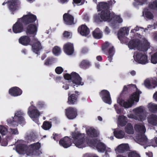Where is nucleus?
<instances>
[{
    "instance_id": "52",
    "label": "nucleus",
    "mask_w": 157,
    "mask_h": 157,
    "mask_svg": "<svg viewBox=\"0 0 157 157\" xmlns=\"http://www.w3.org/2000/svg\"><path fill=\"white\" fill-rule=\"evenodd\" d=\"M85 0H73L74 4H78L81 2V4H83L85 2Z\"/></svg>"
},
{
    "instance_id": "40",
    "label": "nucleus",
    "mask_w": 157,
    "mask_h": 157,
    "mask_svg": "<svg viewBox=\"0 0 157 157\" xmlns=\"http://www.w3.org/2000/svg\"><path fill=\"white\" fill-rule=\"evenodd\" d=\"M108 7L107 4L105 2L100 3L97 6L98 11L104 10L103 9H106Z\"/></svg>"
},
{
    "instance_id": "20",
    "label": "nucleus",
    "mask_w": 157,
    "mask_h": 157,
    "mask_svg": "<svg viewBox=\"0 0 157 157\" xmlns=\"http://www.w3.org/2000/svg\"><path fill=\"white\" fill-rule=\"evenodd\" d=\"M117 103L121 106L125 108H128L131 107L134 104L129 99L127 101H125L122 99H118L117 100Z\"/></svg>"
},
{
    "instance_id": "4",
    "label": "nucleus",
    "mask_w": 157,
    "mask_h": 157,
    "mask_svg": "<svg viewBox=\"0 0 157 157\" xmlns=\"http://www.w3.org/2000/svg\"><path fill=\"white\" fill-rule=\"evenodd\" d=\"M86 133L90 138H92V139H91V138H90L86 142H85L83 140L85 136L84 134H81L78 132L72 133L71 135L73 138L74 143V140L75 138H78V140L79 139L81 140V139H82L83 142L86 143H87L88 140H89L90 141H91L90 142H94L95 141L96 139H94L93 138L97 137L99 135V132L94 128L91 127L87 130Z\"/></svg>"
},
{
    "instance_id": "35",
    "label": "nucleus",
    "mask_w": 157,
    "mask_h": 157,
    "mask_svg": "<svg viewBox=\"0 0 157 157\" xmlns=\"http://www.w3.org/2000/svg\"><path fill=\"white\" fill-rule=\"evenodd\" d=\"M145 111V108L143 106H140L136 108L133 110V112L138 117Z\"/></svg>"
},
{
    "instance_id": "38",
    "label": "nucleus",
    "mask_w": 157,
    "mask_h": 157,
    "mask_svg": "<svg viewBox=\"0 0 157 157\" xmlns=\"http://www.w3.org/2000/svg\"><path fill=\"white\" fill-rule=\"evenodd\" d=\"M143 15L148 19H152L153 16L148 9H145L143 12Z\"/></svg>"
},
{
    "instance_id": "12",
    "label": "nucleus",
    "mask_w": 157,
    "mask_h": 157,
    "mask_svg": "<svg viewBox=\"0 0 157 157\" xmlns=\"http://www.w3.org/2000/svg\"><path fill=\"white\" fill-rule=\"evenodd\" d=\"M77 110L72 107H69L66 109V114L69 119H73L75 118L77 114Z\"/></svg>"
},
{
    "instance_id": "32",
    "label": "nucleus",
    "mask_w": 157,
    "mask_h": 157,
    "mask_svg": "<svg viewBox=\"0 0 157 157\" xmlns=\"http://www.w3.org/2000/svg\"><path fill=\"white\" fill-rule=\"evenodd\" d=\"M127 122V118L124 116H121L119 117L117 121L118 125L123 126L126 124Z\"/></svg>"
},
{
    "instance_id": "14",
    "label": "nucleus",
    "mask_w": 157,
    "mask_h": 157,
    "mask_svg": "<svg viewBox=\"0 0 157 157\" xmlns=\"http://www.w3.org/2000/svg\"><path fill=\"white\" fill-rule=\"evenodd\" d=\"M42 48V46L40 42L37 39H34L32 44V50L33 52L38 54L39 51Z\"/></svg>"
},
{
    "instance_id": "18",
    "label": "nucleus",
    "mask_w": 157,
    "mask_h": 157,
    "mask_svg": "<svg viewBox=\"0 0 157 157\" xmlns=\"http://www.w3.org/2000/svg\"><path fill=\"white\" fill-rule=\"evenodd\" d=\"M9 93L11 96L16 97L21 95L22 93V91L17 87H14L9 89Z\"/></svg>"
},
{
    "instance_id": "29",
    "label": "nucleus",
    "mask_w": 157,
    "mask_h": 157,
    "mask_svg": "<svg viewBox=\"0 0 157 157\" xmlns=\"http://www.w3.org/2000/svg\"><path fill=\"white\" fill-rule=\"evenodd\" d=\"M147 121L148 123L152 125H156L157 124V116L153 114L150 115L147 117Z\"/></svg>"
},
{
    "instance_id": "8",
    "label": "nucleus",
    "mask_w": 157,
    "mask_h": 157,
    "mask_svg": "<svg viewBox=\"0 0 157 157\" xmlns=\"http://www.w3.org/2000/svg\"><path fill=\"white\" fill-rule=\"evenodd\" d=\"M65 79L67 80H71L73 82V86L74 88L78 86H82L84 82L82 81V78L78 74L75 72H72L71 75L66 74L64 75Z\"/></svg>"
},
{
    "instance_id": "43",
    "label": "nucleus",
    "mask_w": 157,
    "mask_h": 157,
    "mask_svg": "<svg viewBox=\"0 0 157 157\" xmlns=\"http://www.w3.org/2000/svg\"><path fill=\"white\" fill-rule=\"evenodd\" d=\"M8 132V130L4 126L0 125V133L3 135H5Z\"/></svg>"
},
{
    "instance_id": "5",
    "label": "nucleus",
    "mask_w": 157,
    "mask_h": 157,
    "mask_svg": "<svg viewBox=\"0 0 157 157\" xmlns=\"http://www.w3.org/2000/svg\"><path fill=\"white\" fill-rule=\"evenodd\" d=\"M86 133L90 138H92V139H91V138H90L86 142H85L83 140L85 136L84 134H81L78 132L72 133L71 135L73 138L74 143V140L75 138H78V140L79 139L81 140V139H82L83 142L86 143H87L88 140H89L90 141H91L90 142H94L95 141L96 139H94L93 138L97 137L99 135V132L94 128L91 127L87 130Z\"/></svg>"
},
{
    "instance_id": "50",
    "label": "nucleus",
    "mask_w": 157,
    "mask_h": 157,
    "mask_svg": "<svg viewBox=\"0 0 157 157\" xmlns=\"http://www.w3.org/2000/svg\"><path fill=\"white\" fill-rule=\"evenodd\" d=\"M149 7L151 8L155 9L157 8V2H155L150 4Z\"/></svg>"
},
{
    "instance_id": "57",
    "label": "nucleus",
    "mask_w": 157,
    "mask_h": 157,
    "mask_svg": "<svg viewBox=\"0 0 157 157\" xmlns=\"http://www.w3.org/2000/svg\"><path fill=\"white\" fill-rule=\"evenodd\" d=\"M114 51L113 49V48H111L109 50V55L110 57H112L114 55Z\"/></svg>"
},
{
    "instance_id": "33",
    "label": "nucleus",
    "mask_w": 157,
    "mask_h": 157,
    "mask_svg": "<svg viewBox=\"0 0 157 157\" xmlns=\"http://www.w3.org/2000/svg\"><path fill=\"white\" fill-rule=\"evenodd\" d=\"M69 95L70 94H68L67 103L69 104H74L77 101V96L74 94Z\"/></svg>"
},
{
    "instance_id": "53",
    "label": "nucleus",
    "mask_w": 157,
    "mask_h": 157,
    "mask_svg": "<svg viewBox=\"0 0 157 157\" xmlns=\"http://www.w3.org/2000/svg\"><path fill=\"white\" fill-rule=\"evenodd\" d=\"M114 107L117 113L119 114L121 112V110L119 108V106L117 104L114 105Z\"/></svg>"
},
{
    "instance_id": "45",
    "label": "nucleus",
    "mask_w": 157,
    "mask_h": 157,
    "mask_svg": "<svg viewBox=\"0 0 157 157\" xmlns=\"http://www.w3.org/2000/svg\"><path fill=\"white\" fill-rule=\"evenodd\" d=\"M52 51L53 54L56 56L59 55L61 52L60 49L57 46L55 47L53 49Z\"/></svg>"
},
{
    "instance_id": "30",
    "label": "nucleus",
    "mask_w": 157,
    "mask_h": 157,
    "mask_svg": "<svg viewBox=\"0 0 157 157\" xmlns=\"http://www.w3.org/2000/svg\"><path fill=\"white\" fill-rule=\"evenodd\" d=\"M112 19L113 20H111L110 23L111 26L117 23H122L123 21L122 18L121 17L120 15H116L114 13V16L112 17Z\"/></svg>"
},
{
    "instance_id": "62",
    "label": "nucleus",
    "mask_w": 157,
    "mask_h": 157,
    "mask_svg": "<svg viewBox=\"0 0 157 157\" xmlns=\"http://www.w3.org/2000/svg\"><path fill=\"white\" fill-rule=\"evenodd\" d=\"M69 0H59V2L62 4H64L67 3L68 1Z\"/></svg>"
},
{
    "instance_id": "39",
    "label": "nucleus",
    "mask_w": 157,
    "mask_h": 157,
    "mask_svg": "<svg viewBox=\"0 0 157 157\" xmlns=\"http://www.w3.org/2000/svg\"><path fill=\"white\" fill-rule=\"evenodd\" d=\"M90 65V62L88 60H83L80 63L79 66L82 68H86Z\"/></svg>"
},
{
    "instance_id": "51",
    "label": "nucleus",
    "mask_w": 157,
    "mask_h": 157,
    "mask_svg": "<svg viewBox=\"0 0 157 157\" xmlns=\"http://www.w3.org/2000/svg\"><path fill=\"white\" fill-rule=\"evenodd\" d=\"M63 35L64 37L68 38L71 36V33L69 32L65 31L64 32Z\"/></svg>"
},
{
    "instance_id": "28",
    "label": "nucleus",
    "mask_w": 157,
    "mask_h": 157,
    "mask_svg": "<svg viewBox=\"0 0 157 157\" xmlns=\"http://www.w3.org/2000/svg\"><path fill=\"white\" fill-rule=\"evenodd\" d=\"M135 130L139 133V135L144 134L146 131V128L144 125L143 124H137L134 126Z\"/></svg>"
},
{
    "instance_id": "55",
    "label": "nucleus",
    "mask_w": 157,
    "mask_h": 157,
    "mask_svg": "<svg viewBox=\"0 0 157 157\" xmlns=\"http://www.w3.org/2000/svg\"><path fill=\"white\" fill-rule=\"evenodd\" d=\"M10 130L12 134L17 135L18 134V132L17 129L10 128Z\"/></svg>"
},
{
    "instance_id": "48",
    "label": "nucleus",
    "mask_w": 157,
    "mask_h": 157,
    "mask_svg": "<svg viewBox=\"0 0 157 157\" xmlns=\"http://www.w3.org/2000/svg\"><path fill=\"white\" fill-rule=\"evenodd\" d=\"M63 69L61 67H58L55 69L56 73L58 74H61L63 71Z\"/></svg>"
},
{
    "instance_id": "10",
    "label": "nucleus",
    "mask_w": 157,
    "mask_h": 157,
    "mask_svg": "<svg viewBox=\"0 0 157 157\" xmlns=\"http://www.w3.org/2000/svg\"><path fill=\"white\" fill-rule=\"evenodd\" d=\"M27 147L25 145L22 144H19L17 146L16 151L19 154L23 155L26 153L28 155L31 156L33 155V151L29 152L27 150Z\"/></svg>"
},
{
    "instance_id": "11",
    "label": "nucleus",
    "mask_w": 157,
    "mask_h": 157,
    "mask_svg": "<svg viewBox=\"0 0 157 157\" xmlns=\"http://www.w3.org/2000/svg\"><path fill=\"white\" fill-rule=\"evenodd\" d=\"M144 84L148 89L154 88L157 86V79L155 77L147 79L144 81Z\"/></svg>"
},
{
    "instance_id": "47",
    "label": "nucleus",
    "mask_w": 157,
    "mask_h": 157,
    "mask_svg": "<svg viewBox=\"0 0 157 157\" xmlns=\"http://www.w3.org/2000/svg\"><path fill=\"white\" fill-rule=\"evenodd\" d=\"M151 62L153 64L157 63V52L151 55Z\"/></svg>"
},
{
    "instance_id": "37",
    "label": "nucleus",
    "mask_w": 157,
    "mask_h": 157,
    "mask_svg": "<svg viewBox=\"0 0 157 157\" xmlns=\"http://www.w3.org/2000/svg\"><path fill=\"white\" fill-rule=\"evenodd\" d=\"M93 35L94 37L96 39H100L102 36V32L98 28L96 29L93 32Z\"/></svg>"
},
{
    "instance_id": "3",
    "label": "nucleus",
    "mask_w": 157,
    "mask_h": 157,
    "mask_svg": "<svg viewBox=\"0 0 157 157\" xmlns=\"http://www.w3.org/2000/svg\"><path fill=\"white\" fill-rule=\"evenodd\" d=\"M78 138H75L74 140V144L76 146L79 148H82L84 147L87 146L93 147H96L98 151L100 152H103L105 150V146L103 143L98 141L97 142L96 141H94V142H90L89 140H88L87 143L83 142L82 139L81 140L79 139H78Z\"/></svg>"
},
{
    "instance_id": "23",
    "label": "nucleus",
    "mask_w": 157,
    "mask_h": 157,
    "mask_svg": "<svg viewBox=\"0 0 157 157\" xmlns=\"http://www.w3.org/2000/svg\"><path fill=\"white\" fill-rule=\"evenodd\" d=\"M37 32V26L33 24L29 25L27 28L26 31L27 34L36 35Z\"/></svg>"
},
{
    "instance_id": "63",
    "label": "nucleus",
    "mask_w": 157,
    "mask_h": 157,
    "mask_svg": "<svg viewBox=\"0 0 157 157\" xmlns=\"http://www.w3.org/2000/svg\"><path fill=\"white\" fill-rule=\"evenodd\" d=\"M44 105V103L42 102L39 101L38 103V106L39 107H41Z\"/></svg>"
},
{
    "instance_id": "13",
    "label": "nucleus",
    "mask_w": 157,
    "mask_h": 157,
    "mask_svg": "<svg viewBox=\"0 0 157 157\" xmlns=\"http://www.w3.org/2000/svg\"><path fill=\"white\" fill-rule=\"evenodd\" d=\"M103 101L105 103L110 104L111 100L109 93L106 90H103L100 93Z\"/></svg>"
},
{
    "instance_id": "6",
    "label": "nucleus",
    "mask_w": 157,
    "mask_h": 157,
    "mask_svg": "<svg viewBox=\"0 0 157 157\" xmlns=\"http://www.w3.org/2000/svg\"><path fill=\"white\" fill-rule=\"evenodd\" d=\"M24 115L25 113L21 111H17L13 117L7 120L8 125L11 127H15L18 124H24L25 120L23 116Z\"/></svg>"
},
{
    "instance_id": "58",
    "label": "nucleus",
    "mask_w": 157,
    "mask_h": 157,
    "mask_svg": "<svg viewBox=\"0 0 157 157\" xmlns=\"http://www.w3.org/2000/svg\"><path fill=\"white\" fill-rule=\"evenodd\" d=\"M139 30L140 28L137 26H136L134 29L131 30V33H132V34L133 35V34L135 33L137 31Z\"/></svg>"
},
{
    "instance_id": "2",
    "label": "nucleus",
    "mask_w": 157,
    "mask_h": 157,
    "mask_svg": "<svg viewBox=\"0 0 157 157\" xmlns=\"http://www.w3.org/2000/svg\"><path fill=\"white\" fill-rule=\"evenodd\" d=\"M36 19V16L30 12L24 15L22 17L18 19L16 22L13 26V31L15 33H17L23 32L24 27L22 23L28 24L34 22Z\"/></svg>"
},
{
    "instance_id": "15",
    "label": "nucleus",
    "mask_w": 157,
    "mask_h": 157,
    "mask_svg": "<svg viewBox=\"0 0 157 157\" xmlns=\"http://www.w3.org/2000/svg\"><path fill=\"white\" fill-rule=\"evenodd\" d=\"M20 4L19 0H10L8 3L10 10L13 12L18 8Z\"/></svg>"
},
{
    "instance_id": "42",
    "label": "nucleus",
    "mask_w": 157,
    "mask_h": 157,
    "mask_svg": "<svg viewBox=\"0 0 157 157\" xmlns=\"http://www.w3.org/2000/svg\"><path fill=\"white\" fill-rule=\"evenodd\" d=\"M52 126L51 124L48 121L44 122L42 126V128L45 130L50 129Z\"/></svg>"
},
{
    "instance_id": "59",
    "label": "nucleus",
    "mask_w": 157,
    "mask_h": 157,
    "mask_svg": "<svg viewBox=\"0 0 157 157\" xmlns=\"http://www.w3.org/2000/svg\"><path fill=\"white\" fill-rule=\"evenodd\" d=\"M62 87L65 90H67L69 88L68 85L67 84H65V83H63V85L62 86Z\"/></svg>"
},
{
    "instance_id": "36",
    "label": "nucleus",
    "mask_w": 157,
    "mask_h": 157,
    "mask_svg": "<svg viewBox=\"0 0 157 157\" xmlns=\"http://www.w3.org/2000/svg\"><path fill=\"white\" fill-rule=\"evenodd\" d=\"M147 107L149 110L151 112H155L157 111V104L150 103L147 105Z\"/></svg>"
},
{
    "instance_id": "26",
    "label": "nucleus",
    "mask_w": 157,
    "mask_h": 157,
    "mask_svg": "<svg viewBox=\"0 0 157 157\" xmlns=\"http://www.w3.org/2000/svg\"><path fill=\"white\" fill-rule=\"evenodd\" d=\"M141 92L138 90L133 93L130 97L129 99L130 100L132 101L134 103V102H137L139 100V95Z\"/></svg>"
},
{
    "instance_id": "22",
    "label": "nucleus",
    "mask_w": 157,
    "mask_h": 157,
    "mask_svg": "<svg viewBox=\"0 0 157 157\" xmlns=\"http://www.w3.org/2000/svg\"><path fill=\"white\" fill-rule=\"evenodd\" d=\"M63 19L65 24L71 25L74 24V18L73 16L68 13L63 15Z\"/></svg>"
},
{
    "instance_id": "46",
    "label": "nucleus",
    "mask_w": 157,
    "mask_h": 157,
    "mask_svg": "<svg viewBox=\"0 0 157 157\" xmlns=\"http://www.w3.org/2000/svg\"><path fill=\"white\" fill-rule=\"evenodd\" d=\"M54 61V58H51L47 59L44 63V64L46 66H49L52 64Z\"/></svg>"
},
{
    "instance_id": "64",
    "label": "nucleus",
    "mask_w": 157,
    "mask_h": 157,
    "mask_svg": "<svg viewBox=\"0 0 157 157\" xmlns=\"http://www.w3.org/2000/svg\"><path fill=\"white\" fill-rule=\"evenodd\" d=\"M153 97L154 99L157 101V91L154 93L153 96Z\"/></svg>"
},
{
    "instance_id": "19",
    "label": "nucleus",
    "mask_w": 157,
    "mask_h": 157,
    "mask_svg": "<svg viewBox=\"0 0 157 157\" xmlns=\"http://www.w3.org/2000/svg\"><path fill=\"white\" fill-rule=\"evenodd\" d=\"M59 144L65 148H67L71 145L70 139L68 137H65L62 139L59 142Z\"/></svg>"
},
{
    "instance_id": "25",
    "label": "nucleus",
    "mask_w": 157,
    "mask_h": 157,
    "mask_svg": "<svg viewBox=\"0 0 157 157\" xmlns=\"http://www.w3.org/2000/svg\"><path fill=\"white\" fill-rule=\"evenodd\" d=\"M136 139L137 140V142L140 144L142 145L146 144L147 138L144 134L137 136Z\"/></svg>"
},
{
    "instance_id": "31",
    "label": "nucleus",
    "mask_w": 157,
    "mask_h": 157,
    "mask_svg": "<svg viewBox=\"0 0 157 157\" xmlns=\"http://www.w3.org/2000/svg\"><path fill=\"white\" fill-rule=\"evenodd\" d=\"M19 43L24 45H27L30 42V39L27 36H23L21 37L19 40Z\"/></svg>"
},
{
    "instance_id": "61",
    "label": "nucleus",
    "mask_w": 157,
    "mask_h": 157,
    "mask_svg": "<svg viewBox=\"0 0 157 157\" xmlns=\"http://www.w3.org/2000/svg\"><path fill=\"white\" fill-rule=\"evenodd\" d=\"M132 86L135 87V86L133 85H129L127 86H124V87L123 90L124 91H126L127 90L128 88L130 86Z\"/></svg>"
},
{
    "instance_id": "34",
    "label": "nucleus",
    "mask_w": 157,
    "mask_h": 157,
    "mask_svg": "<svg viewBox=\"0 0 157 157\" xmlns=\"http://www.w3.org/2000/svg\"><path fill=\"white\" fill-rule=\"evenodd\" d=\"M124 130L126 133L129 134H133L134 133L133 126L130 123H128L125 126Z\"/></svg>"
},
{
    "instance_id": "27",
    "label": "nucleus",
    "mask_w": 157,
    "mask_h": 157,
    "mask_svg": "<svg viewBox=\"0 0 157 157\" xmlns=\"http://www.w3.org/2000/svg\"><path fill=\"white\" fill-rule=\"evenodd\" d=\"M113 134L118 139H121L125 137V133L123 130L117 129H113Z\"/></svg>"
},
{
    "instance_id": "41",
    "label": "nucleus",
    "mask_w": 157,
    "mask_h": 157,
    "mask_svg": "<svg viewBox=\"0 0 157 157\" xmlns=\"http://www.w3.org/2000/svg\"><path fill=\"white\" fill-rule=\"evenodd\" d=\"M41 147L40 144L39 143H37L31 145L30 148L32 150H36L39 149Z\"/></svg>"
},
{
    "instance_id": "9",
    "label": "nucleus",
    "mask_w": 157,
    "mask_h": 157,
    "mask_svg": "<svg viewBox=\"0 0 157 157\" xmlns=\"http://www.w3.org/2000/svg\"><path fill=\"white\" fill-rule=\"evenodd\" d=\"M28 114L34 121L39 116L40 113L36 108L33 105L30 106L28 108Z\"/></svg>"
},
{
    "instance_id": "16",
    "label": "nucleus",
    "mask_w": 157,
    "mask_h": 157,
    "mask_svg": "<svg viewBox=\"0 0 157 157\" xmlns=\"http://www.w3.org/2000/svg\"><path fill=\"white\" fill-rule=\"evenodd\" d=\"M63 50L67 54L71 55L74 51L73 44L69 42L66 43L63 46Z\"/></svg>"
},
{
    "instance_id": "1",
    "label": "nucleus",
    "mask_w": 157,
    "mask_h": 157,
    "mask_svg": "<svg viewBox=\"0 0 157 157\" xmlns=\"http://www.w3.org/2000/svg\"><path fill=\"white\" fill-rule=\"evenodd\" d=\"M139 33L135 34L136 39L129 42L128 46L130 49L137 48L140 51L135 52L133 55L134 60L136 62L142 64H145L148 62L147 55L144 52L147 51L149 46V43L144 37Z\"/></svg>"
},
{
    "instance_id": "56",
    "label": "nucleus",
    "mask_w": 157,
    "mask_h": 157,
    "mask_svg": "<svg viewBox=\"0 0 157 157\" xmlns=\"http://www.w3.org/2000/svg\"><path fill=\"white\" fill-rule=\"evenodd\" d=\"M135 1L138 3L139 4L142 5L146 3L147 2V0H135Z\"/></svg>"
},
{
    "instance_id": "60",
    "label": "nucleus",
    "mask_w": 157,
    "mask_h": 157,
    "mask_svg": "<svg viewBox=\"0 0 157 157\" xmlns=\"http://www.w3.org/2000/svg\"><path fill=\"white\" fill-rule=\"evenodd\" d=\"M104 32L106 34H109L110 32V30L108 27H106L104 30Z\"/></svg>"
},
{
    "instance_id": "21",
    "label": "nucleus",
    "mask_w": 157,
    "mask_h": 157,
    "mask_svg": "<svg viewBox=\"0 0 157 157\" xmlns=\"http://www.w3.org/2000/svg\"><path fill=\"white\" fill-rule=\"evenodd\" d=\"M130 29L126 27L121 28L118 33V37L119 40H122V38L126 35H128Z\"/></svg>"
},
{
    "instance_id": "49",
    "label": "nucleus",
    "mask_w": 157,
    "mask_h": 157,
    "mask_svg": "<svg viewBox=\"0 0 157 157\" xmlns=\"http://www.w3.org/2000/svg\"><path fill=\"white\" fill-rule=\"evenodd\" d=\"M128 117L130 118H133L136 120H137L138 119V117L135 114V115H134L132 113L128 114Z\"/></svg>"
},
{
    "instance_id": "17",
    "label": "nucleus",
    "mask_w": 157,
    "mask_h": 157,
    "mask_svg": "<svg viewBox=\"0 0 157 157\" xmlns=\"http://www.w3.org/2000/svg\"><path fill=\"white\" fill-rule=\"evenodd\" d=\"M78 32L81 35L86 36L90 33L89 29L85 25H82L78 28Z\"/></svg>"
},
{
    "instance_id": "7",
    "label": "nucleus",
    "mask_w": 157,
    "mask_h": 157,
    "mask_svg": "<svg viewBox=\"0 0 157 157\" xmlns=\"http://www.w3.org/2000/svg\"><path fill=\"white\" fill-rule=\"evenodd\" d=\"M114 16V13L110 12L106 9L101 12L100 14H98L94 16V19L95 21L98 22L102 21H107L110 23L112 17Z\"/></svg>"
},
{
    "instance_id": "24",
    "label": "nucleus",
    "mask_w": 157,
    "mask_h": 157,
    "mask_svg": "<svg viewBox=\"0 0 157 157\" xmlns=\"http://www.w3.org/2000/svg\"><path fill=\"white\" fill-rule=\"evenodd\" d=\"M129 149V146L127 144H122L119 145L115 149L117 153H123L127 151Z\"/></svg>"
},
{
    "instance_id": "54",
    "label": "nucleus",
    "mask_w": 157,
    "mask_h": 157,
    "mask_svg": "<svg viewBox=\"0 0 157 157\" xmlns=\"http://www.w3.org/2000/svg\"><path fill=\"white\" fill-rule=\"evenodd\" d=\"M138 119L139 121H144L146 120V116L145 115L139 116L138 117Z\"/></svg>"
},
{
    "instance_id": "44",
    "label": "nucleus",
    "mask_w": 157,
    "mask_h": 157,
    "mask_svg": "<svg viewBox=\"0 0 157 157\" xmlns=\"http://www.w3.org/2000/svg\"><path fill=\"white\" fill-rule=\"evenodd\" d=\"M117 157H125L121 155H118ZM128 157H140L139 155L134 151L129 152L128 155Z\"/></svg>"
}]
</instances>
